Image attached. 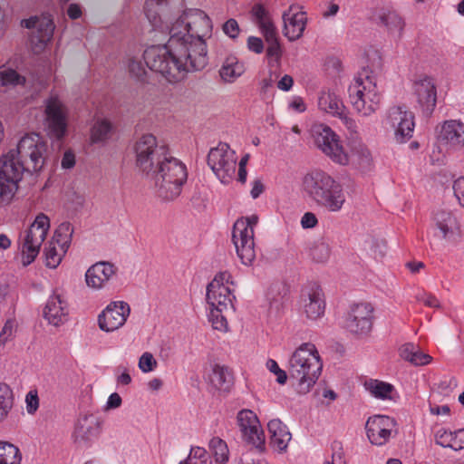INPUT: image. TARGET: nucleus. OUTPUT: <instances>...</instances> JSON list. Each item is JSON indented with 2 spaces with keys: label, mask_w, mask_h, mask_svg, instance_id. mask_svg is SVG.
I'll use <instances>...</instances> for the list:
<instances>
[{
  "label": "nucleus",
  "mask_w": 464,
  "mask_h": 464,
  "mask_svg": "<svg viewBox=\"0 0 464 464\" xmlns=\"http://www.w3.org/2000/svg\"><path fill=\"white\" fill-rule=\"evenodd\" d=\"M136 163L146 174L157 196L164 201L178 198L188 180V168L165 147H159L152 134L141 136L135 145Z\"/></svg>",
  "instance_id": "obj_2"
},
{
  "label": "nucleus",
  "mask_w": 464,
  "mask_h": 464,
  "mask_svg": "<svg viewBox=\"0 0 464 464\" xmlns=\"http://www.w3.org/2000/svg\"><path fill=\"white\" fill-rule=\"evenodd\" d=\"M138 366L143 373H149L157 368L158 362L151 353L145 352L140 355Z\"/></svg>",
  "instance_id": "obj_50"
},
{
  "label": "nucleus",
  "mask_w": 464,
  "mask_h": 464,
  "mask_svg": "<svg viewBox=\"0 0 464 464\" xmlns=\"http://www.w3.org/2000/svg\"><path fill=\"white\" fill-rule=\"evenodd\" d=\"M206 380L218 391H228L232 384V377L228 369L218 364L211 367Z\"/></svg>",
  "instance_id": "obj_36"
},
{
  "label": "nucleus",
  "mask_w": 464,
  "mask_h": 464,
  "mask_svg": "<svg viewBox=\"0 0 464 464\" xmlns=\"http://www.w3.org/2000/svg\"><path fill=\"white\" fill-rule=\"evenodd\" d=\"M384 124L393 130L397 143L407 142L413 135L414 114L402 106H393L386 113Z\"/></svg>",
  "instance_id": "obj_13"
},
{
  "label": "nucleus",
  "mask_w": 464,
  "mask_h": 464,
  "mask_svg": "<svg viewBox=\"0 0 464 464\" xmlns=\"http://www.w3.org/2000/svg\"><path fill=\"white\" fill-rule=\"evenodd\" d=\"M416 300L428 307L439 308L440 306V303L436 296L424 291L416 295Z\"/></svg>",
  "instance_id": "obj_55"
},
{
  "label": "nucleus",
  "mask_w": 464,
  "mask_h": 464,
  "mask_svg": "<svg viewBox=\"0 0 464 464\" xmlns=\"http://www.w3.org/2000/svg\"><path fill=\"white\" fill-rule=\"evenodd\" d=\"M288 108L295 112H304L306 110V105L300 96H294L288 103Z\"/></svg>",
  "instance_id": "obj_62"
},
{
  "label": "nucleus",
  "mask_w": 464,
  "mask_h": 464,
  "mask_svg": "<svg viewBox=\"0 0 464 464\" xmlns=\"http://www.w3.org/2000/svg\"><path fill=\"white\" fill-rule=\"evenodd\" d=\"M128 69L130 73L137 79L142 78L147 72L146 66L141 60L134 57L128 59Z\"/></svg>",
  "instance_id": "obj_51"
},
{
  "label": "nucleus",
  "mask_w": 464,
  "mask_h": 464,
  "mask_svg": "<svg viewBox=\"0 0 464 464\" xmlns=\"http://www.w3.org/2000/svg\"><path fill=\"white\" fill-rule=\"evenodd\" d=\"M284 35L291 42L298 40L306 26V14L296 5H291L283 14Z\"/></svg>",
  "instance_id": "obj_26"
},
{
  "label": "nucleus",
  "mask_w": 464,
  "mask_h": 464,
  "mask_svg": "<svg viewBox=\"0 0 464 464\" xmlns=\"http://www.w3.org/2000/svg\"><path fill=\"white\" fill-rule=\"evenodd\" d=\"M215 460L218 464H225L229 459V450L227 443L218 437H213L208 443Z\"/></svg>",
  "instance_id": "obj_44"
},
{
  "label": "nucleus",
  "mask_w": 464,
  "mask_h": 464,
  "mask_svg": "<svg viewBox=\"0 0 464 464\" xmlns=\"http://www.w3.org/2000/svg\"><path fill=\"white\" fill-rule=\"evenodd\" d=\"M400 356L416 366L429 364L431 362V356L421 352L418 346L411 343L401 345L399 349Z\"/></svg>",
  "instance_id": "obj_39"
},
{
  "label": "nucleus",
  "mask_w": 464,
  "mask_h": 464,
  "mask_svg": "<svg viewBox=\"0 0 464 464\" xmlns=\"http://www.w3.org/2000/svg\"><path fill=\"white\" fill-rule=\"evenodd\" d=\"M453 190L459 204L464 207V177H460L454 181Z\"/></svg>",
  "instance_id": "obj_61"
},
{
  "label": "nucleus",
  "mask_w": 464,
  "mask_h": 464,
  "mask_svg": "<svg viewBox=\"0 0 464 464\" xmlns=\"http://www.w3.org/2000/svg\"><path fill=\"white\" fill-rule=\"evenodd\" d=\"M323 369V361L316 346L312 343L299 345L288 362L291 378L296 381L300 393H307L316 383Z\"/></svg>",
  "instance_id": "obj_4"
},
{
  "label": "nucleus",
  "mask_w": 464,
  "mask_h": 464,
  "mask_svg": "<svg viewBox=\"0 0 464 464\" xmlns=\"http://www.w3.org/2000/svg\"><path fill=\"white\" fill-rule=\"evenodd\" d=\"M300 310L307 319L316 320L324 315L325 301L323 290L316 285L305 286L300 295Z\"/></svg>",
  "instance_id": "obj_17"
},
{
  "label": "nucleus",
  "mask_w": 464,
  "mask_h": 464,
  "mask_svg": "<svg viewBox=\"0 0 464 464\" xmlns=\"http://www.w3.org/2000/svg\"><path fill=\"white\" fill-rule=\"evenodd\" d=\"M378 24L383 29L387 35L399 41L401 39L406 22L401 14L392 6H383L376 14Z\"/></svg>",
  "instance_id": "obj_20"
},
{
  "label": "nucleus",
  "mask_w": 464,
  "mask_h": 464,
  "mask_svg": "<svg viewBox=\"0 0 464 464\" xmlns=\"http://www.w3.org/2000/svg\"><path fill=\"white\" fill-rule=\"evenodd\" d=\"M312 256L319 262L326 260L329 256L328 246L324 243L316 245L312 250Z\"/></svg>",
  "instance_id": "obj_59"
},
{
  "label": "nucleus",
  "mask_w": 464,
  "mask_h": 464,
  "mask_svg": "<svg viewBox=\"0 0 464 464\" xmlns=\"http://www.w3.org/2000/svg\"><path fill=\"white\" fill-rule=\"evenodd\" d=\"M15 330V323L13 320L5 322L0 333V344L5 345L13 336Z\"/></svg>",
  "instance_id": "obj_56"
},
{
  "label": "nucleus",
  "mask_w": 464,
  "mask_h": 464,
  "mask_svg": "<svg viewBox=\"0 0 464 464\" xmlns=\"http://www.w3.org/2000/svg\"><path fill=\"white\" fill-rule=\"evenodd\" d=\"M231 275L227 271L218 273L207 286V304L209 307L234 309L235 295Z\"/></svg>",
  "instance_id": "obj_12"
},
{
  "label": "nucleus",
  "mask_w": 464,
  "mask_h": 464,
  "mask_svg": "<svg viewBox=\"0 0 464 464\" xmlns=\"http://www.w3.org/2000/svg\"><path fill=\"white\" fill-rule=\"evenodd\" d=\"M22 454L18 447L0 441V464H21Z\"/></svg>",
  "instance_id": "obj_42"
},
{
  "label": "nucleus",
  "mask_w": 464,
  "mask_h": 464,
  "mask_svg": "<svg viewBox=\"0 0 464 464\" xmlns=\"http://www.w3.org/2000/svg\"><path fill=\"white\" fill-rule=\"evenodd\" d=\"M246 67L235 55L227 56L221 63L219 69V76L226 83L235 82L240 76L244 74Z\"/></svg>",
  "instance_id": "obj_34"
},
{
  "label": "nucleus",
  "mask_w": 464,
  "mask_h": 464,
  "mask_svg": "<svg viewBox=\"0 0 464 464\" xmlns=\"http://www.w3.org/2000/svg\"><path fill=\"white\" fill-rule=\"evenodd\" d=\"M144 14L154 30L168 31L163 45L148 47L143 53L146 66L169 82L184 79L189 72L208 63L206 39L212 34V22L200 9L185 10L169 21L166 0H146Z\"/></svg>",
  "instance_id": "obj_1"
},
{
  "label": "nucleus",
  "mask_w": 464,
  "mask_h": 464,
  "mask_svg": "<svg viewBox=\"0 0 464 464\" xmlns=\"http://www.w3.org/2000/svg\"><path fill=\"white\" fill-rule=\"evenodd\" d=\"M44 114L47 135L53 140H63L68 132L70 110L58 92L52 91L44 101Z\"/></svg>",
  "instance_id": "obj_7"
},
{
  "label": "nucleus",
  "mask_w": 464,
  "mask_h": 464,
  "mask_svg": "<svg viewBox=\"0 0 464 464\" xmlns=\"http://www.w3.org/2000/svg\"><path fill=\"white\" fill-rule=\"evenodd\" d=\"M223 32L228 37L235 39L238 36L240 29L237 22L231 18L223 24Z\"/></svg>",
  "instance_id": "obj_58"
},
{
  "label": "nucleus",
  "mask_w": 464,
  "mask_h": 464,
  "mask_svg": "<svg viewBox=\"0 0 464 464\" xmlns=\"http://www.w3.org/2000/svg\"><path fill=\"white\" fill-rule=\"evenodd\" d=\"M430 233L435 239L452 242L460 237V225L458 218L450 211H436L431 219Z\"/></svg>",
  "instance_id": "obj_14"
},
{
  "label": "nucleus",
  "mask_w": 464,
  "mask_h": 464,
  "mask_svg": "<svg viewBox=\"0 0 464 464\" xmlns=\"http://www.w3.org/2000/svg\"><path fill=\"white\" fill-rule=\"evenodd\" d=\"M267 430L272 447L279 452L286 451L292 440V434L287 426L279 419H273L267 423Z\"/></svg>",
  "instance_id": "obj_29"
},
{
  "label": "nucleus",
  "mask_w": 464,
  "mask_h": 464,
  "mask_svg": "<svg viewBox=\"0 0 464 464\" xmlns=\"http://www.w3.org/2000/svg\"><path fill=\"white\" fill-rule=\"evenodd\" d=\"M66 252L64 248L49 242L44 249L45 265L50 268H56Z\"/></svg>",
  "instance_id": "obj_45"
},
{
  "label": "nucleus",
  "mask_w": 464,
  "mask_h": 464,
  "mask_svg": "<svg viewBox=\"0 0 464 464\" xmlns=\"http://www.w3.org/2000/svg\"><path fill=\"white\" fill-rule=\"evenodd\" d=\"M349 148V165L367 171L373 167V157L368 146L363 142L361 137H353L348 140Z\"/></svg>",
  "instance_id": "obj_27"
},
{
  "label": "nucleus",
  "mask_w": 464,
  "mask_h": 464,
  "mask_svg": "<svg viewBox=\"0 0 464 464\" xmlns=\"http://www.w3.org/2000/svg\"><path fill=\"white\" fill-rule=\"evenodd\" d=\"M439 142L450 150L464 148V123L459 120L445 121L438 134Z\"/></svg>",
  "instance_id": "obj_22"
},
{
  "label": "nucleus",
  "mask_w": 464,
  "mask_h": 464,
  "mask_svg": "<svg viewBox=\"0 0 464 464\" xmlns=\"http://www.w3.org/2000/svg\"><path fill=\"white\" fill-rule=\"evenodd\" d=\"M253 21L256 24L265 40L277 37V31L270 14L261 5H255L251 10Z\"/></svg>",
  "instance_id": "obj_32"
},
{
  "label": "nucleus",
  "mask_w": 464,
  "mask_h": 464,
  "mask_svg": "<svg viewBox=\"0 0 464 464\" xmlns=\"http://www.w3.org/2000/svg\"><path fill=\"white\" fill-rule=\"evenodd\" d=\"M22 24L25 28L36 30L35 35L32 37V43L39 44L40 48L52 40L55 28L53 21L49 14L30 17L23 20Z\"/></svg>",
  "instance_id": "obj_25"
},
{
  "label": "nucleus",
  "mask_w": 464,
  "mask_h": 464,
  "mask_svg": "<svg viewBox=\"0 0 464 464\" xmlns=\"http://www.w3.org/2000/svg\"><path fill=\"white\" fill-rule=\"evenodd\" d=\"M113 132V127L107 119L97 120L91 129V140L92 143H105Z\"/></svg>",
  "instance_id": "obj_41"
},
{
  "label": "nucleus",
  "mask_w": 464,
  "mask_h": 464,
  "mask_svg": "<svg viewBox=\"0 0 464 464\" xmlns=\"http://www.w3.org/2000/svg\"><path fill=\"white\" fill-rule=\"evenodd\" d=\"M26 77L8 61L0 65V91L7 92L25 85Z\"/></svg>",
  "instance_id": "obj_31"
},
{
  "label": "nucleus",
  "mask_w": 464,
  "mask_h": 464,
  "mask_svg": "<svg viewBox=\"0 0 464 464\" xmlns=\"http://www.w3.org/2000/svg\"><path fill=\"white\" fill-rule=\"evenodd\" d=\"M435 441L443 448H450L455 451L464 449V429L451 431L444 428L439 429L435 433Z\"/></svg>",
  "instance_id": "obj_35"
},
{
  "label": "nucleus",
  "mask_w": 464,
  "mask_h": 464,
  "mask_svg": "<svg viewBox=\"0 0 464 464\" xmlns=\"http://www.w3.org/2000/svg\"><path fill=\"white\" fill-rule=\"evenodd\" d=\"M331 140L332 143L329 146H324V148H322L321 151L333 162L338 165H349V154L344 149L340 136L336 133L335 137Z\"/></svg>",
  "instance_id": "obj_37"
},
{
  "label": "nucleus",
  "mask_w": 464,
  "mask_h": 464,
  "mask_svg": "<svg viewBox=\"0 0 464 464\" xmlns=\"http://www.w3.org/2000/svg\"><path fill=\"white\" fill-rule=\"evenodd\" d=\"M257 223L258 217L251 215L238 218L233 226L232 242L245 266H251L256 258L254 228Z\"/></svg>",
  "instance_id": "obj_9"
},
{
  "label": "nucleus",
  "mask_w": 464,
  "mask_h": 464,
  "mask_svg": "<svg viewBox=\"0 0 464 464\" xmlns=\"http://www.w3.org/2000/svg\"><path fill=\"white\" fill-rule=\"evenodd\" d=\"M266 368L276 376V382L279 384H285L286 382V372L279 367L278 363L275 360L268 359L266 362Z\"/></svg>",
  "instance_id": "obj_54"
},
{
  "label": "nucleus",
  "mask_w": 464,
  "mask_h": 464,
  "mask_svg": "<svg viewBox=\"0 0 464 464\" xmlns=\"http://www.w3.org/2000/svg\"><path fill=\"white\" fill-rule=\"evenodd\" d=\"M179 464H212V461L204 448L192 447L188 458Z\"/></svg>",
  "instance_id": "obj_49"
},
{
  "label": "nucleus",
  "mask_w": 464,
  "mask_h": 464,
  "mask_svg": "<svg viewBox=\"0 0 464 464\" xmlns=\"http://www.w3.org/2000/svg\"><path fill=\"white\" fill-rule=\"evenodd\" d=\"M266 42L267 43L266 56L268 63L271 66L278 67L283 54L278 36L272 38V40H266Z\"/></svg>",
  "instance_id": "obj_48"
},
{
  "label": "nucleus",
  "mask_w": 464,
  "mask_h": 464,
  "mask_svg": "<svg viewBox=\"0 0 464 464\" xmlns=\"http://www.w3.org/2000/svg\"><path fill=\"white\" fill-rule=\"evenodd\" d=\"M208 165L223 184H229L236 177L237 157L227 143L220 142L208 155Z\"/></svg>",
  "instance_id": "obj_10"
},
{
  "label": "nucleus",
  "mask_w": 464,
  "mask_h": 464,
  "mask_svg": "<svg viewBox=\"0 0 464 464\" xmlns=\"http://www.w3.org/2000/svg\"><path fill=\"white\" fill-rule=\"evenodd\" d=\"M365 56L370 65L373 68H379L382 65V53L373 47H370L365 51Z\"/></svg>",
  "instance_id": "obj_57"
},
{
  "label": "nucleus",
  "mask_w": 464,
  "mask_h": 464,
  "mask_svg": "<svg viewBox=\"0 0 464 464\" xmlns=\"http://www.w3.org/2000/svg\"><path fill=\"white\" fill-rule=\"evenodd\" d=\"M253 21L256 24L265 40L277 37V31L270 14L261 5H255L251 10Z\"/></svg>",
  "instance_id": "obj_33"
},
{
  "label": "nucleus",
  "mask_w": 464,
  "mask_h": 464,
  "mask_svg": "<svg viewBox=\"0 0 464 464\" xmlns=\"http://www.w3.org/2000/svg\"><path fill=\"white\" fill-rule=\"evenodd\" d=\"M73 233V227L71 223L63 222L55 230L54 235L50 242L68 250L72 237Z\"/></svg>",
  "instance_id": "obj_43"
},
{
  "label": "nucleus",
  "mask_w": 464,
  "mask_h": 464,
  "mask_svg": "<svg viewBox=\"0 0 464 464\" xmlns=\"http://www.w3.org/2000/svg\"><path fill=\"white\" fill-rule=\"evenodd\" d=\"M103 421L93 413L85 412L77 418L72 438L77 447L88 450L96 444L102 435Z\"/></svg>",
  "instance_id": "obj_11"
},
{
  "label": "nucleus",
  "mask_w": 464,
  "mask_h": 464,
  "mask_svg": "<svg viewBox=\"0 0 464 464\" xmlns=\"http://www.w3.org/2000/svg\"><path fill=\"white\" fill-rule=\"evenodd\" d=\"M50 228V219L44 214L36 216L32 225L20 233L18 248L21 252V263L26 267L37 257L43 242L45 240Z\"/></svg>",
  "instance_id": "obj_6"
},
{
  "label": "nucleus",
  "mask_w": 464,
  "mask_h": 464,
  "mask_svg": "<svg viewBox=\"0 0 464 464\" xmlns=\"http://www.w3.org/2000/svg\"><path fill=\"white\" fill-rule=\"evenodd\" d=\"M122 403L121 397L117 392L111 393L104 405L105 411L118 409Z\"/></svg>",
  "instance_id": "obj_64"
},
{
  "label": "nucleus",
  "mask_w": 464,
  "mask_h": 464,
  "mask_svg": "<svg viewBox=\"0 0 464 464\" xmlns=\"http://www.w3.org/2000/svg\"><path fill=\"white\" fill-rule=\"evenodd\" d=\"M301 191L315 206L333 213L340 212L346 202L343 185L329 173L319 169L304 175Z\"/></svg>",
  "instance_id": "obj_3"
},
{
  "label": "nucleus",
  "mask_w": 464,
  "mask_h": 464,
  "mask_svg": "<svg viewBox=\"0 0 464 464\" xmlns=\"http://www.w3.org/2000/svg\"><path fill=\"white\" fill-rule=\"evenodd\" d=\"M16 155L24 163L28 171H41L47 160L48 144L39 133L31 132L24 135L18 141Z\"/></svg>",
  "instance_id": "obj_8"
},
{
  "label": "nucleus",
  "mask_w": 464,
  "mask_h": 464,
  "mask_svg": "<svg viewBox=\"0 0 464 464\" xmlns=\"http://www.w3.org/2000/svg\"><path fill=\"white\" fill-rule=\"evenodd\" d=\"M318 223V219L313 212H306L301 218V226L303 228H314Z\"/></svg>",
  "instance_id": "obj_63"
},
{
  "label": "nucleus",
  "mask_w": 464,
  "mask_h": 464,
  "mask_svg": "<svg viewBox=\"0 0 464 464\" xmlns=\"http://www.w3.org/2000/svg\"><path fill=\"white\" fill-rule=\"evenodd\" d=\"M396 421L387 415H373L369 417L366 424V435L374 446L385 445L395 433Z\"/></svg>",
  "instance_id": "obj_16"
},
{
  "label": "nucleus",
  "mask_w": 464,
  "mask_h": 464,
  "mask_svg": "<svg viewBox=\"0 0 464 464\" xmlns=\"http://www.w3.org/2000/svg\"><path fill=\"white\" fill-rule=\"evenodd\" d=\"M318 109L328 115L337 117L345 111V105L340 95L334 90H323L319 92L317 101Z\"/></svg>",
  "instance_id": "obj_30"
},
{
  "label": "nucleus",
  "mask_w": 464,
  "mask_h": 464,
  "mask_svg": "<svg viewBox=\"0 0 464 464\" xmlns=\"http://www.w3.org/2000/svg\"><path fill=\"white\" fill-rule=\"evenodd\" d=\"M28 171V168L17 157L14 150H10L7 153L0 158V179L9 183L18 186L23 179L24 171Z\"/></svg>",
  "instance_id": "obj_23"
},
{
  "label": "nucleus",
  "mask_w": 464,
  "mask_h": 464,
  "mask_svg": "<svg viewBox=\"0 0 464 464\" xmlns=\"http://www.w3.org/2000/svg\"><path fill=\"white\" fill-rule=\"evenodd\" d=\"M348 92L351 105L360 116L369 117L379 110L381 93L374 77L367 72L354 77Z\"/></svg>",
  "instance_id": "obj_5"
},
{
  "label": "nucleus",
  "mask_w": 464,
  "mask_h": 464,
  "mask_svg": "<svg viewBox=\"0 0 464 464\" xmlns=\"http://www.w3.org/2000/svg\"><path fill=\"white\" fill-rule=\"evenodd\" d=\"M247 48L250 52L260 54L264 51V43L261 38L249 36L246 41Z\"/></svg>",
  "instance_id": "obj_60"
},
{
  "label": "nucleus",
  "mask_w": 464,
  "mask_h": 464,
  "mask_svg": "<svg viewBox=\"0 0 464 464\" xmlns=\"http://www.w3.org/2000/svg\"><path fill=\"white\" fill-rule=\"evenodd\" d=\"M237 424L245 440L256 448H262L265 445V434L256 414L247 409L238 411L237 416Z\"/></svg>",
  "instance_id": "obj_18"
},
{
  "label": "nucleus",
  "mask_w": 464,
  "mask_h": 464,
  "mask_svg": "<svg viewBox=\"0 0 464 464\" xmlns=\"http://www.w3.org/2000/svg\"><path fill=\"white\" fill-rule=\"evenodd\" d=\"M26 411L34 415L39 408V397L36 390H30L25 395Z\"/></svg>",
  "instance_id": "obj_52"
},
{
  "label": "nucleus",
  "mask_w": 464,
  "mask_h": 464,
  "mask_svg": "<svg viewBox=\"0 0 464 464\" xmlns=\"http://www.w3.org/2000/svg\"><path fill=\"white\" fill-rule=\"evenodd\" d=\"M228 309H221L220 307H209L208 321L211 323L215 330L226 333L228 331V323L224 313Z\"/></svg>",
  "instance_id": "obj_47"
},
{
  "label": "nucleus",
  "mask_w": 464,
  "mask_h": 464,
  "mask_svg": "<svg viewBox=\"0 0 464 464\" xmlns=\"http://www.w3.org/2000/svg\"><path fill=\"white\" fill-rule=\"evenodd\" d=\"M117 267L112 263L99 261L85 272V283L92 290L104 289L115 278Z\"/></svg>",
  "instance_id": "obj_21"
},
{
  "label": "nucleus",
  "mask_w": 464,
  "mask_h": 464,
  "mask_svg": "<svg viewBox=\"0 0 464 464\" xmlns=\"http://www.w3.org/2000/svg\"><path fill=\"white\" fill-rule=\"evenodd\" d=\"M69 309L68 304L63 295L53 293L48 298L44 310V317L49 324L60 326L68 320Z\"/></svg>",
  "instance_id": "obj_28"
},
{
  "label": "nucleus",
  "mask_w": 464,
  "mask_h": 464,
  "mask_svg": "<svg viewBox=\"0 0 464 464\" xmlns=\"http://www.w3.org/2000/svg\"><path fill=\"white\" fill-rule=\"evenodd\" d=\"M364 388L372 397L382 401L392 400L396 394L392 384L376 379L366 381Z\"/></svg>",
  "instance_id": "obj_38"
},
{
  "label": "nucleus",
  "mask_w": 464,
  "mask_h": 464,
  "mask_svg": "<svg viewBox=\"0 0 464 464\" xmlns=\"http://www.w3.org/2000/svg\"><path fill=\"white\" fill-rule=\"evenodd\" d=\"M373 307L367 303H360L351 307L346 319L347 329L358 335L370 333L372 327Z\"/></svg>",
  "instance_id": "obj_19"
},
{
  "label": "nucleus",
  "mask_w": 464,
  "mask_h": 464,
  "mask_svg": "<svg viewBox=\"0 0 464 464\" xmlns=\"http://www.w3.org/2000/svg\"><path fill=\"white\" fill-rule=\"evenodd\" d=\"M13 407V393L8 385L0 382V422L5 420Z\"/></svg>",
  "instance_id": "obj_46"
},
{
  "label": "nucleus",
  "mask_w": 464,
  "mask_h": 464,
  "mask_svg": "<svg viewBox=\"0 0 464 464\" xmlns=\"http://www.w3.org/2000/svg\"><path fill=\"white\" fill-rule=\"evenodd\" d=\"M417 102L424 112H431L437 103V89L432 78L420 76L412 85Z\"/></svg>",
  "instance_id": "obj_24"
},
{
  "label": "nucleus",
  "mask_w": 464,
  "mask_h": 464,
  "mask_svg": "<svg viewBox=\"0 0 464 464\" xmlns=\"http://www.w3.org/2000/svg\"><path fill=\"white\" fill-rule=\"evenodd\" d=\"M310 132L314 145L320 150L324 146H329L332 143L331 140L336 135V132L331 127L324 123L314 124L311 127Z\"/></svg>",
  "instance_id": "obj_40"
},
{
  "label": "nucleus",
  "mask_w": 464,
  "mask_h": 464,
  "mask_svg": "<svg viewBox=\"0 0 464 464\" xmlns=\"http://www.w3.org/2000/svg\"><path fill=\"white\" fill-rule=\"evenodd\" d=\"M337 118L342 121L343 124L350 132L351 138L359 137L357 122L346 112V110L342 112V115H338Z\"/></svg>",
  "instance_id": "obj_53"
},
{
  "label": "nucleus",
  "mask_w": 464,
  "mask_h": 464,
  "mask_svg": "<svg viewBox=\"0 0 464 464\" xmlns=\"http://www.w3.org/2000/svg\"><path fill=\"white\" fill-rule=\"evenodd\" d=\"M130 314V306L124 301H112L99 314V328L106 333L122 327Z\"/></svg>",
  "instance_id": "obj_15"
}]
</instances>
